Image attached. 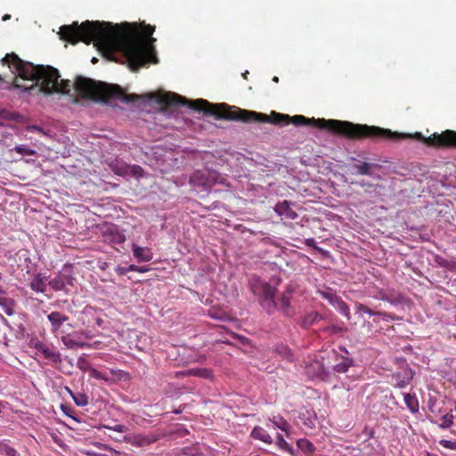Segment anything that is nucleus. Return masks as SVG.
I'll use <instances>...</instances> for the list:
<instances>
[{
    "label": "nucleus",
    "instance_id": "obj_1",
    "mask_svg": "<svg viewBox=\"0 0 456 456\" xmlns=\"http://www.w3.org/2000/svg\"><path fill=\"white\" fill-rule=\"evenodd\" d=\"M143 28L137 23L125 22L113 25L106 21L86 20L80 25L74 21L70 25L60 28L61 39L72 45L84 42L86 45L94 43L100 49L110 54L119 53L124 56L132 71H137L149 63H157L158 59L154 48L156 38L151 35L155 26L146 25Z\"/></svg>",
    "mask_w": 456,
    "mask_h": 456
},
{
    "label": "nucleus",
    "instance_id": "obj_2",
    "mask_svg": "<svg viewBox=\"0 0 456 456\" xmlns=\"http://www.w3.org/2000/svg\"><path fill=\"white\" fill-rule=\"evenodd\" d=\"M1 62L12 69V72L18 74V77L13 82L14 87L45 94H68L70 91V81L68 79L59 81L61 77L59 70L52 66L34 65L22 61L13 53H7Z\"/></svg>",
    "mask_w": 456,
    "mask_h": 456
},
{
    "label": "nucleus",
    "instance_id": "obj_3",
    "mask_svg": "<svg viewBox=\"0 0 456 456\" xmlns=\"http://www.w3.org/2000/svg\"><path fill=\"white\" fill-rule=\"evenodd\" d=\"M267 123L279 126H286L289 124H293L297 126H312L350 139L380 138L394 140L400 137L399 134L391 132L389 129H384L378 126L354 124L349 121L337 119L308 118L302 115L290 117L287 114H281L275 111H272L270 115H267Z\"/></svg>",
    "mask_w": 456,
    "mask_h": 456
},
{
    "label": "nucleus",
    "instance_id": "obj_4",
    "mask_svg": "<svg viewBox=\"0 0 456 456\" xmlns=\"http://www.w3.org/2000/svg\"><path fill=\"white\" fill-rule=\"evenodd\" d=\"M150 100H155L165 107L188 106L190 109L216 116L218 118L241 121L244 123H267V115L248 110H242L235 106L223 104H212L207 100L198 99L189 101L175 93H151L147 95Z\"/></svg>",
    "mask_w": 456,
    "mask_h": 456
},
{
    "label": "nucleus",
    "instance_id": "obj_5",
    "mask_svg": "<svg viewBox=\"0 0 456 456\" xmlns=\"http://www.w3.org/2000/svg\"><path fill=\"white\" fill-rule=\"evenodd\" d=\"M73 86L81 98L94 102L107 103L118 100L123 102H131L140 98L136 94H127L118 85L106 84L84 77H77Z\"/></svg>",
    "mask_w": 456,
    "mask_h": 456
},
{
    "label": "nucleus",
    "instance_id": "obj_6",
    "mask_svg": "<svg viewBox=\"0 0 456 456\" xmlns=\"http://www.w3.org/2000/svg\"><path fill=\"white\" fill-rule=\"evenodd\" d=\"M250 289L253 294L259 297L263 309L268 314L273 313L277 306L274 299L276 289L258 278L250 281Z\"/></svg>",
    "mask_w": 456,
    "mask_h": 456
},
{
    "label": "nucleus",
    "instance_id": "obj_7",
    "mask_svg": "<svg viewBox=\"0 0 456 456\" xmlns=\"http://www.w3.org/2000/svg\"><path fill=\"white\" fill-rule=\"evenodd\" d=\"M415 138L425 142L428 146L438 149L456 148V131L445 130L441 134L434 133L428 137H424L421 134H415Z\"/></svg>",
    "mask_w": 456,
    "mask_h": 456
},
{
    "label": "nucleus",
    "instance_id": "obj_8",
    "mask_svg": "<svg viewBox=\"0 0 456 456\" xmlns=\"http://www.w3.org/2000/svg\"><path fill=\"white\" fill-rule=\"evenodd\" d=\"M47 320L50 322V330L53 334L58 336L59 334L64 333L63 327L65 325L69 328L72 327L70 323H69V317L61 312L53 311L49 314H47Z\"/></svg>",
    "mask_w": 456,
    "mask_h": 456
},
{
    "label": "nucleus",
    "instance_id": "obj_9",
    "mask_svg": "<svg viewBox=\"0 0 456 456\" xmlns=\"http://www.w3.org/2000/svg\"><path fill=\"white\" fill-rule=\"evenodd\" d=\"M293 293L294 289L291 288V286H288L282 294L279 297V298L275 300L277 304L276 308L281 310L287 316L292 315L293 314V311L290 307Z\"/></svg>",
    "mask_w": 456,
    "mask_h": 456
},
{
    "label": "nucleus",
    "instance_id": "obj_10",
    "mask_svg": "<svg viewBox=\"0 0 456 456\" xmlns=\"http://www.w3.org/2000/svg\"><path fill=\"white\" fill-rule=\"evenodd\" d=\"M214 178L209 172L198 170L191 176L190 183L208 190L215 183Z\"/></svg>",
    "mask_w": 456,
    "mask_h": 456
},
{
    "label": "nucleus",
    "instance_id": "obj_11",
    "mask_svg": "<svg viewBox=\"0 0 456 456\" xmlns=\"http://www.w3.org/2000/svg\"><path fill=\"white\" fill-rule=\"evenodd\" d=\"M35 347L45 359L54 363L61 362V354L54 347H51L43 342L37 343Z\"/></svg>",
    "mask_w": 456,
    "mask_h": 456
},
{
    "label": "nucleus",
    "instance_id": "obj_12",
    "mask_svg": "<svg viewBox=\"0 0 456 456\" xmlns=\"http://www.w3.org/2000/svg\"><path fill=\"white\" fill-rule=\"evenodd\" d=\"M103 240L111 245L123 244L126 241V235L117 227H109L103 233Z\"/></svg>",
    "mask_w": 456,
    "mask_h": 456
},
{
    "label": "nucleus",
    "instance_id": "obj_13",
    "mask_svg": "<svg viewBox=\"0 0 456 456\" xmlns=\"http://www.w3.org/2000/svg\"><path fill=\"white\" fill-rule=\"evenodd\" d=\"M133 256L138 262H150L153 258V253L149 247H141L136 243L132 244Z\"/></svg>",
    "mask_w": 456,
    "mask_h": 456
},
{
    "label": "nucleus",
    "instance_id": "obj_14",
    "mask_svg": "<svg viewBox=\"0 0 456 456\" xmlns=\"http://www.w3.org/2000/svg\"><path fill=\"white\" fill-rule=\"evenodd\" d=\"M305 372L311 378H319L323 379L327 372L325 368L320 361H313L305 366Z\"/></svg>",
    "mask_w": 456,
    "mask_h": 456
},
{
    "label": "nucleus",
    "instance_id": "obj_15",
    "mask_svg": "<svg viewBox=\"0 0 456 456\" xmlns=\"http://www.w3.org/2000/svg\"><path fill=\"white\" fill-rule=\"evenodd\" d=\"M274 211L288 219L295 220L297 217V214L290 208L288 200L278 202L274 207Z\"/></svg>",
    "mask_w": 456,
    "mask_h": 456
},
{
    "label": "nucleus",
    "instance_id": "obj_16",
    "mask_svg": "<svg viewBox=\"0 0 456 456\" xmlns=\"http://www.w3.org/2000/svg\"><path fill=\"white\" fill-rule=\"evenodd\" d=\"M354 306H355V310H356L357 314L364 313L370 316H374V315L382 316L386 320H387V319L394 320L395 319L392 314H388V313L381 312V311H373L367 305H365L362 303H359V302H355Z\"/></svg>",
    "mask_w": 456,
    "mask_h": 456
},
{
    "label": "nucleus",
    "instance_id": "obj_17",
    "mask_svg": "<svg viewBox=\"0 0 456 456\" xmlns=\"http://www.w3.org/2000/svg\"><path fill=\"white\" fill-rule=\"evenodd\" d=\"M127 441L134 446L142 447L151 444L152 443L157 441V438L151 436H142V435H134L129 438Z\"/></svg>",
    "mask_w": 456,
    "mask_h": 456
},
{
    "label": "nucleus",
    "instance_id": "obj_18",
    "mask_svg": "<svg viewBox=\"0 0 456 456\" xmlns=\"http://www.w3.org/2000/svg\"><path fill=\"white\" fill-rule=\"evenodd\" d=\"M251 437L256 440H260L265 444H271L273 443L271 436L259 426H256L250 434Z\"/></svg>",
    "mask_w": 456,
    "mask_h": 456
},
{
    "label": "nucleus",
    "instance_id": "obj_19",
    "mask_svg": "<svg viewBox=\"0 0 456 456\" xmlns=\"http://www.w3.org/2000/svg\"><path fill=\"white\" fill-rule=\"evenodd\" d=\"M377 166L378 165L375 164L359 161L353 166V168L356 170L357 175H371V169Z\"/></svg>",
    "mask_w": 456,
    "mask_h": 456
},
{
    "label": "nucleus",
    "instance_id": "obj_20",
    "mask_svg": "<svg viewBox=\"0 0 456 456\" xmlns=\"http://www.w3.org/2000/svg\"><path fill=\"white\" fill-rule=\"evenodd\" d=\"M403 399L407 408L411 412L416 413L419 411V405L415 394H404Z\"/></svg>",
    "mask_w": 456,
    "mask_h": 456
},
{
    "label": "nucleus",
    "instance_id": "obj_21",
    "mask_svg": "<svg viewBox=\"0 0 456 456\" xmlns=\"http://www.w3.org/2000/svg\"><path fill=\"white\" fill-rule=\"evenodd\" d=\"M297 445L305 455H312L315 452L314 445L306 438L298 439Z\"/></svg>",
    "mask_w": 456,
    "mask_h": 456
},
{
    "label": "nucleus",
    "instance_id": "obj_22",
    "mask_svg": "<svg viewBox=\"0 0 456 456\" xmlns=\"http://www.w3.org/2000/svg\"><path fill=\"white\" fill-rule=\"evenodd\" d=\"M453 419L454 417L452 413L447 412L444 416H442L440 422L436 421L432 419H430V421L434 424H436L442 429H447L452 426Z\"/></svg>",
    "mask_w": 456,
    "mask_h": 456
},
{
    "label": "nucleus",
    "instance_id": "obj_23",
    "mask_svg": "<svg viewBox=\"0 0 456 456\" xmlns=\"http://www.w3.org/2000/svg\"><path fill=\"white\" fill-rule=\"evenodd\" d=\"M321 318L320 314L317 312H311L307 314L302 320V327L305 329H308L313 326L317 321Z\"/></svg>",
    "mask_w": 456,
    "mask_h": 456
},
{
    "label": "nucleus",
    "instance_id": "obj_24",
    "mask_svg": "<svg viewBox=\"0 0 456 456\" xmlns=\"http://www.w3.org/2000/svg\"><path fill=\"white\" fill-rule=\"evenodd\" d=\"M272 422L278 428H280L281 430L285 432L286 435H289V431L291 428V426L289 424V422L283 417L274 416L272 419Z\"/></svg>",
    "mask_w": 456,
    "mask_h": 456
},
{
    "label": "nucleus",
    "instance_id": "obj_25",
    "mask_svg": "<svg viewBox=\"0 0 456 456\" xmlns=\"http://www.w3.org/2000/svg\"><path fill=\"white\" fill-rule=\"evenodd\" d=\"M29 286L32 290H34L36 292H41V293H44L46 289V285H45V281L39 275H37L32 279Z\"/></svg>",
    "mask_w": 456,
    "mask_h": 456
},
{
    "label": "nucleus",
    "instance_id": "obj_26",
    "mask_svg": "<svg viewBox=\"0 0 456 456\" xmlns=\"http://www.w3.org/2000/svg\"><path fill=\"white\" fill-rule=\"evenodd\" d=\"M353 361L346 357H342L340 362L334 365L333 370L338 373H345L352 366Z\"/></svg>",
    "mask_w": 456,
    "mask_h": 456
},
{
    "label": "nucleus",
    "instance_id": "obj_27",
    "mask_svg": "<svg viewBox=\"0 0 456 456\" xmlns=\"http://www.w3.org/2000/svg\"><path fill=\"white\" fill-rule=\"evenodd\" d=\"M67 390L71 395L75 403L77 406H86L88 404V397L86 394L78 393V394H73L69 388L67 387Z\"/></svg>",
    "mask_w": 456,
    "mask_h": 456
},
{
    "label": "nucleus",
    "instance_id": "obj_28",
    "mask_svg": "<svg viewBox=\"0 0 456 456\" xmlns=\"http://www.w3.org/2000/svg\"><path fill=\"white\" fill-rule=\"evenodd\" d=\"M189 374L204 378V379H211L212 371L209 369L206 368H196L189 370Z\"/></svg>",
    "mask_w": 456,
    "mask_h": 456
},
{
    "label": "nucleus",
    "instance_id": "obj_29",
    "mask_svg": "<svg viewBox=\"0 0 456 456\" xmlns=\"http://www.w3.org/2000/svg\"><path fill=\"white\" fill-rule=\"evenodd\" d=\"M336 307L341 314L346 316L348 320L350 319L349 306L341 298H336Z\"/></svg>",
    "mask_w": 456,
    "mask_h": 456
},
{
    "label": "nucleus",
    "instance_id": "obj_30",
    "mask_svg": "<svg viewBox=\"0 0 456 456\" xmlns=\"http://www.w3.org/2000/svg\"><path fill=\"white\" fill-rule=\"evenodd\" d=\"M61 341L68 348H74V347H84L86 346V343H78L75 341L73 338H71L69 335L68 336H62Z\"/></svg>",
    "mask_w": 456,
    "mask_h": 456
},
{
    "label": "nucleus",
    "instance_id": "obj_31",
    "mask_svg": "<svg viewBox=\"0 0 456 456\" xmlns=\"http://www.w3.org/2000/svg\"><path fill=\"white\" fill-rule=\"evenodd\" d=\"M49 285L51 286V288L53 289H54L56 291L62 290L65 288V282H64L63 279L60 276L52 279L49 281Z\"/></svg>",
    "mask_w": 456,
    "mask_h": 456
},
{
    "label": "nucleus",
    "instance_id": "obj_32",
    "mask_svg": "<svg viewBox=\"0 0 456 456\" xmlns=\"http://www.w3.org/2000/svg\"><path fill=\"white\" fill-rule=\"evenodd\" d=\"M128 175L142 177L143 175V169L138 165L128 166Z\"/></svg>",
    "mask_w": 456,
    "mask_h": 456
},
{
    "label": "nucleus",
    "instance_id": "obj_33",
    "mask_svg": "<svg viewBox=\"0 0 456 456\" xmlns=\"http://www.w3.org/2000/svg\"><path fill=\"white\" fill-rule=\"evenodd\" d=\"M77 366L82 371H89L92 368L90 362L84 357L77 359Z\"/></svg>",
    "mask_w": 456,
    "mask_h": 456
},
{
    "label": "nucleus",
    "instance_id": "obj_34",
    "mask_svg": "<svg viewBox=\"0 0 456 456\" xmlns=\"http://www.w3.org/2000/svg\"><path fill=\"white\" fill-rule=\"evenodd\" d=\"M277 445L283 451L292 452V446L284 440L281 435L277 436Z\"/></svg>",
    "mask_w": 456,
    "mask_h": 456
},
{
    "label": "nucleus",
    "instance_id": "obj_35",
    "mask_svg": "<svg viewBox=\"0 0 456 456\" xmlns=\"http://www.w3.org/2000/svg\"><path fill=\"white\" fill-rule=\"evenodd\" d=\"M112 171L121 176H125L128 175V166L127 165H115L112 167Z\"/></svg>",
    "mask_w": 456,
    "mask_h": 456
},
{
    "label": "nucleus",
    "instance_id": "obj_36",
    "mask_svg": "<svg viewBox=\"0 0 456 456\" xmlns=\"http://www.w3.org/2000/svg\"><path fill=\"white\" fill-rule=\"evenodd\" d=\"M436 262L440 265L447 268H452L454 267V263L452 261L445 259L442 256H436Z\"/></svg>",
    "mask_w": 456,
    "mask_h": 456
},
{
    "label": "nucleus",
    "instance_id": "obj_37",
    "mask_svg": "<svg viewBox=\"0 0 456 456\" xmlns=\"http://www.w3.org/2000/svg\"><path fill=\"white\" fill-rule=\"evenodd\" d=\"M90 372V377L91 378H94V379H101V380H107V377L105 374L102 373L101 371L97 370L96 369L94 368H91V370H89Z\"/></svg>",
    "mask_w": 456,
    "mask_h": 456
},
{
    "label": "nucleus",
    "instance_id": "obj_38",
    "mask_svg": "<svg viewBox=\"0 0 456 456\" xmlns=\"http://www.w3.org/2000/svg\"><path fill=\"white\" fill-rule=\"evenodd\" d=\"M128 270H130V272H136V273H146L149 271V268L147 266H138V265H130L128 266Z\"/></svg>",
    "mask_w": 456,
    "mask_h": 456
},
{
    "label": "nucleus",
    "instance_id": "obj_39",
    "mask_svg": "<svg viewBox=\"0 0 456 456\" xmlns=\"http://www.w3.org/2000/svg\"><path fill=\"white\" fill-rule=\"evenodd\" d=\"M439 443L444 448L456 450V441L441 440Z\"/></svg>",
    "mask_w": 456,
    "mask_h": 456
},
{
    "label": "nucleus",
    "instance_id": "obj_40",
    "mask_svg": "<svg viewBox=\"0 0 456 456\" xmlns=\"http://www.w3.org/2000/svg\"><path fill=\"white\" fill-rule=\"evenodd\" d=\"M322 295L324 298L328 299L331 304L334 305H336V298H340L339 297L331 293L322 292Z\"/></svg>",
    "mask_w": 456,
    "mask_h": 456
},
{
    "label": "nucleus",
    "instance_id": "obj_41",
    "mask_svg": "<svg viewBox=\"0 0 456 456\" xmlns=\"http://www.w3.org/2000/svg\"><path fill=\"white\" fill-rule=\"evenodd\" d=\"M279 352L280 354H282L285 358L291 360L292 354L290 353V350L287 346H281V350Z\"/></svg>",
    "mask_w": 456,
    "mask_h": 456
},
{
    "label": "nucleus",
    "instance_id": "obj_42",
    "mask_svg": "<svg viewBox=\"0 0 456 456\" xmlns=\"http://www.w3.org/2000/svg\"><path fill=\"white\" fill-rule=\"evenodd\" d=\"M115 271L116 273L119 275V276H123L125 275L126 273H127L128 272H130V270H128V267H122V266H117L115 268Z\"/></svg>",
    "mask_w": 456,
    "mask_h": 456
},
{
    "label": "nucleus",
    "instance_id": "obj_43",
    "mask_svg": "<svg viewBox=\"0 0 456 456\" xmlns=\"http://www.w3.org/2000/svg\"><path fill=\"white\" fill-rule=\"evenodd\" d=\"M105 428L112 429V430L119 432V433H123L126 430V427L124 425H120V424L116 425L113 428H110V427H107V426H105Z\"/></svg>",
    "mask_w": 456,
    "mask_h": 456
},
{
    "label": "nucleus",
    "instance_id": "obj_44",
    "mask_svg": "<svg viewBox=\"0 0 456 456\" xmlns=\"http://www.w3.org/2000/svg\"><path fill=\"white\" fill-rule=\"evenodd\" d=\"M15 150L17 152L21 153V154H33L34 153L33 151H28L23 146H17L15 148Z\"/></svg>",
    "mask_w": 456,
    "mask_h": 456
},
{
    "label": "nucleus",
    "instance_id": "obj_45",
    "mask_svg": "<svg viewBox=\"0 0 456 456\" xmlns=\"http://www.w3.org/2000/svg\"><path fill=\"white\" fill-rule=\"evenodd\" d=\"M16 451L14 448L10 447L8 445H4L2 449V452L5 453L7 456H11L12 452Z\"/></svg>",
    "mask_w": 456,
    "mask_h": 456
},
{
    "label": "nucleus",
    "instance_id": "obj_46",
    "mask_svg": "<svg viewBox=\"0 0 456 456\" xmlns=\"http://www.w3.org/2000/svg\"><path fill=\"white\" fill-rule=\"evenodd\" d=\"M315 244H316L315 243V240L314 238H309V239L305 240V245L308 246V247H312V248H317Z\"/></svg>",
    "mask_w": 456,
    "mask_h": 456
},
{
    "label": "nucleus",
    "instance_id": "obj_47",
    "mask_svg": "<svg viewBox=\"0 0 456 456\" xmlns=\"http://www.w3.org/2000/svg\"><path fill=\"white\" fill-rule=\"evenodd\" d=\"M363 432L368 436L369 438L373 437L375 434L373 429H368L367 427L364 428Z\"/></svg>",
    "mask_w": 456,
    "mask_h": 456
},
{
    "label": "nucleus",
    "instance_id": "obj_48",
    "mask_svg": "<svg viewBox=\"0 0 456 456\" xmlns=\"http://www.w3.org/2000/svg\"><path fill=\"white\" fill-rule=\"evenodd\" d=\"M409 384V380H401L397 386L400 387H406L407 385Z\"/></svg>",
    "mask_w": 456,
    "mask_h": 456
},
{
    "label": "nucleus",
    "instance_id": "obj_49",
    "mask_svg": "<svg viewBox=\"0 0 456 456\" xmlns=\"http://www.w3.org/2000/svg\"><path fill=\"white\" fill-rule=\"evenodd\" d=\"M379 298H380L381 300H384V301L388 300V297H387V294H385V293H383V292H381V291L379 292Z\"/></svg>",
    "mask_w": 456,
    "mask_h": 456
},
{
    "label": "nucleus",
    "instance_id": "obj_50",
    "mask_svg": "<svg viewBox=\"0 0 456 456\" xmlns=\"http://www.w3.org/2000/svg\"><path fill=\"white\" fill-rule=\"evenodd\" d=\"M10 19H11V15H10V14H4V15L2 17V20H3L4 21H6V20H10Z\"/></svg>",
    "mask_w": 456,
    "mask_h": 456
},
{
    "label": "nucleus",
    "instance_id": "obj_51",
    "mask_svg": "<svg viewBox=\"0 0 456 456\" xmlns=\"http://www.w3.org/2000/svg\"><path fill=\"white\" fill-rule=\"evenodd\" d=\"M2 279H3V276H2V273H0V281H2ZM4 292V289H3L2 285H0V294H2Z\"/></svg>",
    "mask_w": 456,
    "mask_h": 456
},
{
    "label": "nucleus",
    "instance_id": "obj_52",
    "mask_svg": "<svg viewBox=\"0 0 456 456\" xmlns=\"http://www.w3.org/2000/svg\"><path fill=\"white\" fill-rule=\"evenodd\" d=\"M273 82H275V83H278V82H279V77H276V76H274V77H273Z\"/></svg>",
    "mask_w": 456,
    "mask_h": 456
},
{
    "label": "nucleus",
    "instance_id": "obj_53",
    "mask_svg": "<svg viewBox=\"0 0 456 456\" xmlns=\"http://www.w3.org/2000/svg\"><path fill=\"white\" fill-rule=\"evenodd\" d=\"M248 71H246L245 73H243V74H242V76H243V77H244L245 79H247V78H248Z\"/></svg>",
    "mask_w": 456,
    "mask_h": 456
},
{
    "label": "nucleus",
    "instance_id": "obj_54",
    "mask_svg": "<svg viewBox=\"0 0 456 456\" xmlns=\"http://www.w3.org/2000/svg\"><path fill=\"white\" fill-rule=\"evenodd\" d=\"M92 61L94 64H95V63L98 61V60H97V58L94 57V58L92 59V61Z\"/></svg>",
    "mask_w": 456,
    "mask_h": 456
},
{
    "label": "nucleus",
    "instance_id": "obj_55",
    "mask_svg": "<svg viewBox=\"0 0 456 456\" xmlns=\"http://www.w3.org/2000/svg\"><path fill=\"white\" fill-rule=\"evenodd\" d=\"M2 80H3V77H2V76L0 75V81H2Z\"/></svg>",
    "mask_w": 456,
    "mask_h": 456
},
{
    "label": "nucleus",
    "instance_id": "obj_56",
    "mask_svg": "<svg viewBox=\"0 0 456 456\" xmlns=\"http://www.w3.org/2000/svg\"><path fill=\"white\" fill-rule=\"evenodd\" d=\"M3 300V298L0 297V302Z\"/></svg>",
    "mask_w": 456,
    "mask_h": 456
}]
</instances>
